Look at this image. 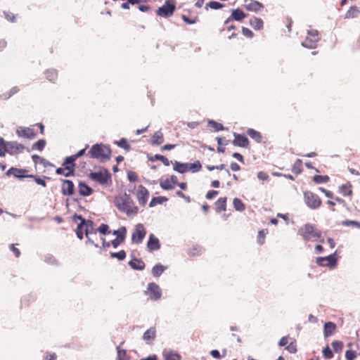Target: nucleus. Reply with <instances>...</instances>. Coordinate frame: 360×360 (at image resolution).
Instances as JSON below:
<instances>
[{
	"label": "nucleus",
	"instance_id": "obj_17",
	"mask_svg": "<svg viewBox=\"0 0 360 360\" xmlns=\"http://www.w3.org/2000/svg\"><path fill=\"white\" fill-rule=\"evenodd\" d=\"M245 17H246V15L244 13V12L242 10H240L239 8L233 9V10H231V15L225 20L224 23L227 24L231 20L240 21Z\"/></svg>",
	"mask_w": 360,
	"mask_h": 360
},
{
	"label": "nucleus",
	"instance_id": "obj_16",
	"mask_svg": "<svg viewBox=\"0 0 360 360\" xmlns=\"http://www.w3.org/2000/svg\"><path fill=\"white\" fill-rule=\"evenodd\" d=\"M62 193L64 195H72L74 194L75 186L72 181L63 179L62 181Z\"/></svg>",
	"mask_w": 360,
	"mask_h": 360
},
{
	"label": "nucleus",
	"instance_id": "obj_38",
	"mask_svg": "<svg viewBox=\"0 0 360 360\" xmlns=\"http://www.w3.org/2000/svg\"><path fill=\"white\" fill-rule=\"evenodd\" d=\"M208 126L213 131H219L224 129V127L221 124L218 123L214 120L209 121Z\"/></svg>",
	"mask_w": 360,
	"mask_h": 360
},
{
	"label": "nucleus",
	"instance_id": "obj_46",
	"mask_svg": "<svg viewBox=\"0 0 360 360\" xmlns=\"http://www.w3.org/2000/svg\"><path fill=\"white\" fill-rule=\"evenodd\" d=\"M46 146V141L44 139H39L34 143L32 146V150H37L41 151Z\"/></svg>",
	"mask_w": 360,
	"mask_h": 360
},
{
	"label": "nucleus",
	"instance_id": "obj_1",
	"mask_svg": "<svg viewBox=\"0 0 360 360\" xmlns=\"http://www.w3.org/2000/svg\"><path fill=\"white\" fill-rule=\"evenodd\" d=\"M115 205L117 209L127 216H134L139 212V208L135 205L131 197L127 194L120 196L115 199Z\"/></svg>",
	"mask_w": 360,
	"mask_h": 360
},
{
	"label": "nucleus",
	"instance_id": "obj_7",
	"mask_svg": "<svg viewBox=\"0 0 360 360\" xmlns=\"http://www.w3.org/2000/svg\"><path fill=\"white\" fill-rule=\"evenodd\" d=\"M175 8L174 0H167L165 4L157 10L156 13L160 17L168 18L173 15Z\"/></svg>",
	"mask_w": 360,
	"mask_h": 360
},
{
	"label": "nucleus",
	"instance_id": "obj_59",
	"mask_svg": "<svg viewBox=\"0 0 360 360\" xmlns=\"http://www.w3.org/2000/svg\"><path fill=\"white\" fill-rule=\"evenodd\" d=\"M127 178H128L129 181L131 182L137 181L139 179L136 173L134 172H129L127 173Z\"/></svg>",
	"mask_w": 360,
	"mask_h": 360
},
{
	"label": "nucleus",
	"instance_id": "obj_47",
	"mask_svg": "<svg viewBox=\"0 0 360 360\" xmlns=\"http://www.w3.org/2000/svg\"><path fill=\"white\" fill-rule=\"evenodd\" d=\"M167 200V198L165 197L159 196V197H153L150 203V207H154L157 205L158 204H162L164 201Z\"/></svg>",
	"mask_w": 360,
	"mask_h": 360
},
{
	"label": "nucleus",
	"instance_id": "obj_4",
	"mask_svg": "<svg viewBox=\"0 0 360 360\" xmlns=\"http://www.w3.org/2000/svg\"><path fill=\"white\" fill-rule=\"evenodd\" d=\"M298 233L307 241H318L321 238V231L311 224L302 226Z\"/></svg>",
	"mask_w": 360,
	"mask_h": 360
},
{
	"label": "nucleus",
	"instance_id": "obj_24",
	"mask_svg": "<svg viewBox=\"0 0 360 360\" xmlns=\"http://www.w3.org/2000/svg\"><path fill=\"white\" fill-rule=\"evenodd\" d=\"M148 248L150 250H157L160 249L159 240L155 238L153 234L150 235L149 240L147 244Z\"/></svg>",
	"mask_w": 360,
	"mask_h": 360
},
{
	"label": "nucleus",
	"instance_id": "obj_27",
	"mask_svg": "<svg viewBox=\"0 0 360 360\" xmlns=\"http://www.w3.org/2000/svg\"><path fill=\"white\" fill-rule=\"evenodd\" d=\"M247 134L250 138H252L256 142H257V143L262 142L263 138L259 131H256L254 129H248L247 130Z\"/></svg>",
	"mask_w": 360,
	"mask_h": 360
},
{
	"label": "nucleus",
	"instance_id": "obj_13",
	"mask_svg": "<svg viewBox=\"0 0 360 360\" xmlns=\"http://www.w3.org/2000/svg\"><path fill=\"white\" fill-rule=\"evenodd\" d=\"M136 196L140 205L144 207L149 198L148 189L142 185H139L136 190Z\"/></svg>",
	"mask_w": 360,
	"mask_h": 360
},
{
	"label": "nucleus",
	"instance_id": "obj_57",
	"mask_svg": "<svg viewBox=\"0 0 360 360\" xmlns=\"http://www.w3.org/2000/svg\"><path fill=\"white\" fill-rule=\"evenodd\" d=\"M109 229V226L107 225V224H102L99 227L98 229H97V231L98 232H100L101 233L103 234V235H106L109 233H110V231L108 230Z\"/></svg>",
	"mask_w": 360,
	"mask_h": 360
},
{
	"label": "nucleus",
	"instance_id": "obj_14",
	"mask_svg": "<svg viewBox=\"0 0 360 360\" xmlns=\"http://www.w3.org/2000/svg\"><path fill=\"white\" fill-rule=\"evenodd\" d=\"M126 233L127 229L124 226H122L112 232L113 235L117 236L116 238L111 241V245L114 248H117L124 240Z\"/></svg>",
	"mask_w": 360,
	"mask_h": 360
},
{
	"label": "nucleus",
	"instance_id": "obj_12",
	"mask_svg": "<svg viewBox=\"0 0 360 360\" xmlns=\"http://www.w3.org/2000/svg\"><path fill=\"white\" fill-rule=\"evenodd\" d=\"M146 231L142 224H138L132 233L131 240L134 243H141L145 238Z\"/></svg>",
	"mask_w": 360,
	"mask_h": 360
},
{
	"label": "nucleus",
	"instance_id": "obj_20",
	"mask_svg": "<svg viewBox=\"0 0 360 360\" xmlns=\"http://www.w3.org/2000/svg\"><path fill=\"white\" fill-rule=\"evenodd\" d=\"M84 226H85V229H84V232H85V235L88 239V240L89 242H91V243H94L93 241H91V238H89V235L90 234H92V233H96V231H94V222L91 220H86L84 219Z\"/></svg>",
	"mask_w": 360,
	"mask_h": 360
},
{
	"label": "nucleus",
	"instance_id": "obj_33",
	"mask_svg": "<svg viewBox=\"0 0 360 360\" xmlns=\"http://www.w3.org/2000/svg\"><path fill=\"white\" fill-rule=\"evenodd\" d=\"M216 210L217 212H221L225 211L226 208V198H220L215 203Z\"/></svg>",
	"mask_w": 360,
	"mask_h": 360
},
{
	"label": "nucleus",
	"instance_id": "obj_62",
	"mask_svg": "<svg viewBox=\"0 0 360 360\" xmlns=\"http://www.w3.org/2000/svg\"><path fill=\"white\" fill-rule=\"evenodd\" d=\"M265 233L264 230L259 231L258 233V243L260 245L264 244V238H265Z\"/></svg>",
	"mask_w": 360,
	"mask_h": 360
},
{
	"label": "nucleus",
	"instance_id": "obj_31",
	"mask_svg": "<svg viewBox=\"0 0 360 360\" xmlns=\"http://www.w3.org/2000/svg\"><path fill=\"white\" fill-rule=\"evenodd\" d=\"M335 330V325L332 322H327L324 326V335L328 337L333 334Z\"/></svg>",
	"mask_w": 360,
	"mask_h": 360
},
{
	"label": "nucleus",
	"instance_id": "obj_5",
	"mask_svg": "<svg viewBox=\"0 0 360 360\" xmlns=\"http://www.w3.org/2000/svg\"><path fill=\"white\" fill-rule=\"evenodd\" d=\"M89 176L91 180L101 185L108 184L109 181H111V175L105 169H100L98 172H91Z\"/></svg>",
	"mask_w": 360,
	"mask_h": 360
},
{
	"label": "nucleus",
	"instance_id": "obj_64",
	"mask_svg": "<svg viewBox=\"0 0 360 360\" xmlns=\"http://www.w3.org/2000/svg\"><path fill=\"white\" fill-rule=\"evenodd\" d=\"M242 32L247 37L252 38L253 37V32L248 28L243 27Z\"/></svg>",
	"mask_w": 360,
	"mask_h": 360
},
{
	"label": "nucleus",
	"instance_id": "obj_8",
	"mask_svg": "<svg viewBox=\"0 0 360 360\" xmlns=\"http://www.w3.org/2000/svg\"><path fill=\"white\" fill-rule=\"evenodd\" d=\"M304 200L306 205L313 210L319 208L321 205V200L319 195L311 191L304 193Z\"/></svg>",
	"mask_w": 360,
	"mask_h": 360
},
{
	"label": "nucleus",
	"instance_id": "obj_42",
	"mask_svg": "<svg viewBox=\"0 0 360 360\" xmlns=\"http://www.w3.org/2000/svg\"><path fill=\"white\" fill-rule=\"evenodd\" d=\"M45 75L46 78L51 82H54L58 77V73L56 70H47Z\"/></svg>",
	"mask_w": 360,
	"mask_h": 360
},
{
	"label": "nucleus",
	"instance_id": "obj_58",
	"mask_svg": "<svg viewBox=\"0 0 360 360\" xmlns=\"http://www.w3.org/2000/svg\"><path fill=\"white\" fill-rule=\"evenodd\" d=\"M356 356V353L353 350H347L345 352V357L347 360H354Z\"/></svg>",
	"mask_w": 360,
	"mask_h": 360
},
{
	"label": "nucleus",
	"instance_id": "obj_48",
	"mask_svg": "<svg viewBox=\"0 0 360 360\" xmlns=\"http://www.w3.org/2000/svg\"><path fill=\"white\" fill-rule=\"evenodd\" d=\"M329 179V177L326 175H315L313 177V181L316 184L326 183Z\"/></svg>",
	"mask_w": 360,
	"mask_h": 360
},
{
	"label": "nucleus",
	"instance_id": "obj_45",
	"mask_svg": "<svg viewBox=\"0 0 360 360\" xmlns=\"http://www.w3.org/2000/svg\"><path fill=\"white\" fill-rule=\"evenodd\" d=\"M114 143L127 151L130 150V146L125 138H122L120 141H115Z\"/></svg>",
	"mask_w": 360,
	"mask_h": 360
},
{
	"label": "nucleus",
	"instance_id": "obj_18",
	"mask_svg": "<svg viewBox=\"0 0 360 360\" xmlns=\"http://www.w3.org/2000/svg\"><path fill=\"white\" fill-rule=\"evenodd\" d=\"M162 356L165 360H181V356L172 349H165Z\"/></svg>",
	"mask_w": 360,
	"mask_h": 360
},
{
	"label": "nucleus",
	"instance_id": "obj_49",
	"mask_svg": "<svg viewBox=\"0 0 360 360\" xmlns=\"http://www.w3.org/2000/svg\"><path fill=\"white\" fill-rule=\"evenodd\" d=\"M224 7V5L218 1H210L206 4L205 8H210L211 9L217 10Z\"/></svg>",
	"mask_w": 360,
	"mask_h": 360
},
{
	"label": "nucleus",
	"instance_id": "obj_22",
	"mask_svg": "<svg viewBox=\"0 0 360 360\" xmlns=\"http://www.w3.org/2000/svg\"><path fill=\"white\" fill-rule=\"evenodd\" d=\"M263 5L260 2L255 0H250V1L245 5L246 9L252 12H258L263 8Z\"/></svg>",
	"mask_w": 360,
	"mask_h": 360
},
{
	"label": "nucleus",
	"instance_id": "obj_11",
	"mask_svg": "<svg viewBox=\"0 0 360 360\" xmlns=\"http://www.w3.org/2000/svg\"><path fill=\"white\" fill-rule=\"evenodd\" d=\"M145 293L149 295L150 300L155 301L159 300L162 295L161 289L155 283H150L148 285V288L145 291Z\"/></svg>",
	"mask_w": 360,
	"mask_h": 360
},
{
	"label": "nucleus",
	"instance_id": "obj_21",
	"mask_svg": "<svg viewBox=\"0 0 360 360\" xmlns=\"http://www.w3.org/2000/svg\"><path fill=\"white\" fill-rule=\"evenodd\" d=\"M25 172H27L25 169L11 167L7 171L6 174L13 175L16 178L21 179L24 177H27V175H25Z\"/></svg>",
	"mask_w": 360,
	"mask_h": 360
},
{
	"label": "nucleus",
	"instance_id": "obj_10",
	"mask_svg": "<svg viewBox=\"0 0 360 360\" xmlns=\"http://www.w3.org/2000/svg\"><path fill=\"white\" fill-rule=\"evenodd\" d=\"M62 165L63 167L56 169V172L57 174L65 176H70L74 174L75 163H67V158H65Z\"/></svg>",
	"mask_w": 360,
	"mask_h": 360
},
{
	"label": "nucleus",
	"instance_id": "obj_52",
	"mask_svg": "<svg viewBox=\"0 0 360 360\" xmlns=\"http://www.w3.org/2000/svg\"><path fill=\"white\" fill-rule=\"evenodd\" d=\"M18 91V87L16 86H14L13 87L8 93H6V94H4L2 95H0V98L1 99H4V100H6V99H8L11 96H12L13 95H14L15 94H16L17 92Z\"/></svg>",
	"mask_w": 360,
	"mask_h": 360
},
{
	"label": "nucleus",
	"instance_id": "obj_40",
	"mask_svg": "<svg viewBox=\"0 0 360 360\" xmlns=\"http://www.w3.org/2000/svg\"><path fill=\"white\" fill-rule=\"evenodd\" d=\"M165 270V267L160 264H156L152 269V274L155 277L160 276Z\"/></svg>",
	"mask_w": 360,
	"mask_h": 360
},
{
	"label": "nucleus",
	"instance_id": "obj_36",
	"mask_svg": "<svg viewBox=\"0 0 360 360\" xmlns=\"http://www.w3.org/2000/svg\"><path fill=\"white\" fill-rule=\"evenodd\" d=\"M339 191L345 196L351 195L352 193V186L349 184H342L339 187Z\"/></svg>",
	"mask_w": 360,
	"mask_h": 360
},
{
	"label": "nucleus",
	"instance_id": "obj_51",
	"mask_svg": "<svg viewBox=\"0 0 360 360\" xmlns=\"http://www.w3.org/2000/svg\"><path fill=\"white\" fill-rule=\"evenodd\" d=\"M110 257L112 258H117L118 260H123L126 257V252L123 250L118 252H111Z\"/></svg>",
	"mask_w": 360,
	"mask_h": 360
},
{
	"label": "nucleus",
	"instance_id": "obj_3",
	"mask_svg": "<svg viewBox=\"0 0 360 360\" xmlns=\"http://www.w3.org/2000/svg\"><path fill=\"white\" fill-rule=\"evenodd\" d=\"M88 155L91 158L97 159L100 162H105L110 158L111 150L103 143H96L92 146Z\"/></svg>",
	"mask_w": 360,
	"mask_h": 360
},
{
	"label": "nucleus",
	"instance_id": "obj_6",
	"mask_svg": "<svg viewBox=\"0 0 360 360\" xmlns=\"http://www.w3.org/2000/svg\"><path fill=\"white\" fill-rule=\"evenodd\" d=\"M319 40L320 37L319 32L316 30H309L307 31V36L302 42V45L308 49H315Z\"/></svg>",
	"mask_w": 360,
	"mask_h": 360
},
{
	"label": "nucleus",
	"instance_id": "obj_43",
	"mask_svg": "<svg viewBox=\"0 0 360 360\" xmlns=\"http://www.w3.org/2000/svg\"><path fill=\"white\" fill-rule=\"evenodd\" d=\"M233 205L236 210L243 212L245 209V204L239 199L234 198L233 200Z\"/></svg>",
	"mask_w": 360,
	"mask_h": 360
},
{
	"label": "nucleus",
	"instance_id": "obj_53",
	"mask_svg": "<svg viewBox=\"0 0 360 360\" xmlns=\"http://www.w3.org/2000/svg\"><path fill=\"white\" fill-rule=\"evenodd\" d=\"M117 350L118 360H129L125 350L121 349L120 346L117 347Z\"/></svg>",
	"mask_w": 360,
	"mask_h": 360
},
{
	"label": "nucleus",
	"instance_id": "obj_35",
	"mask_svg": "<svg viewBox=\"0 0 360 360\" xmlns=\"http://www.w3.org/2000/svg\"><path fill=\"white\" fill-rule=\"evenodd\" d=\"M292 172L295 174H300L302 172V161L297 159L292 167Z\"/></svg>",
	"mask_w": 360,
	"mask_h": 360
},
{
	"label": "nucleus",
	"instance_id": "obj_25",
	"mask_svg": "<svg viewBox=\"0 0 360 360\" xmlns=\"http://www.w3.org/2000/svg\"><path fill=\"white\" fill-rule=\"evenodd\" d=\"M164 142L163 134L161 131H158L154 133L151 137V144L153 146H159Z\"/></svg>",
	"mask_w": 360,
	"mask_h": 360
},
{
	"label": "nucleus",
	"instance_id": "obj_2",
	"mask_svg": "<svg viewBox=\"0 0 360 360\" xmlns=\"http://www.w3.org/2000/svg\"><path fill=\"white\" fill-rule=\"evenodd\" d=\"M25 147L17 141H6L0 137V157H4L6 153L15 155L23 152Z\"/></svg>",
	"mask_w": 360,
	"mask_h": 360
},
{
	"label": "nucleus",
	"instance_id": "obj_44",
	"mask_svg": "<svg viewBox=\"0 0 360 360\" xmlns=\"http://www.w3.org/2000/svg\"><path fill=\"white\" fill-rule=\"evenodd\" d=\"M160 186L162 189L167 191L174 189L175 187L168 179L160 181Z\"/></svg>",
	"mask_w": 360,
	"mask_h": 360
},
{
	"label": "nucleus",
	"instance_id": "obj_54",
	"mask_svg": "<svg viewBox=\"0 0 360 360\" xmlns=\"http://www.w3.org/2000/svg\"><path fill=\"white\" fill-rule=\"evenodd\" d=\"M331 345L335 352H339L342 351L343 347V344L342 342L338 340L333 341Z\"/></svg>",
	"mask_w": 360,
	"mask_h": 360
},
{
	"label": "nucleus",
	"instance_id": "obj_61",
	"mask_svg": "<svg viewBox=\"0 0 360 360\" xmlns=\"http://www.w3.org/2000/svg\"><path fill=\"white\" fill-rule=\"evenodd\" d=\"M286 349L292 354H295L297 352V347L296 345L293 342L290 343L287 347Z\"/></svg>",
	"mask_w": 360,
	"mask_h": 360
},
{
	"label": "nucleus",
	"instance_id": "obj_41",
	"mask_svg": "<svg viewBox=\"0 0 360 360\" xmlns=\"http://www.w3.org/2000/svg\"><path fill=\"white\" fill-rule=\"evenodd\" d=\"M187 166L188 167V171H191L192 172H197L202 168L201 164L198 160L193 163H187Z\"/></svg>",
	"mask_w": 360,
	"mask_h": 360
},
{
	"label": "nucleus",
	"instance_id": "obj_34",
	"mask_svg": "<svg viewBox=\"0 0 360 360\" xmlns=\"http://www.w3.org/2000/svg\"><path fill=\"white\" fill-rule=\"evenodd\" d=\"M77 217L80 220V223L78 224L77 226V230H76V234H77V236L79 238V239H82L83 238V227H84V219L81 217V216H77Z\"/></svg>",
	"mask_w": 360,
	"mask_h": 360
},
{
	"label": "nucleus",
	"instance_id": "obj_50",
	"mask_svg": "<svg viewBox=\"0 0 360 360\" xmlns=\"http://www.w3.org/2000/svg\"><path fill=\"white\" fill-rule=\"evenodd\" d=\"M32 159L35 164L40 163L44 166H46L49 164V162L44 158L39 156L38 155H32Z\"/></svg>",
	"mask_w": 360,
	"mask_h": 360
},
{
	"label": "nucleus",
	"instance_id": "obj_55",
	"mask_svg": "<svg viewBox=\"0 0 360 360\" xmlns=\"http://www.w3.org/2000/svg\"><path fill=\"white\" fill-rule=\"evenodd\" d=\"M323 355L327 359H330L333 358V354L332 350L330 349V347L328 346H327L326 347H325L323 349Z\"/></svg>",
	"mask_w": 360,
	"mask_h": 360
},
{
	"label": "nucleus",
	"instance_id": "obj_60",
	"mask_svg": "<svg viewBox=\"0 0 360 360\" xmlns=\"http://www.w3.org/2000/svg\"><path fill=\"white\" fill-rule=\"evenodd\" d=\"M4 15L5 18L7 20L11 21L12 22H15V17L13 13H11V12L4 11Z\"/></svg>",
	"mask_w": 360,
	"mask_h": 360
},
{
	"label": "nucleus",
	"instance_id": "obj_30",
	"mask_svg": "<svg viewBox=\"0 0 360 360\" xmlns=\"http://www.w3.org/2000/svg\"><path fill=\"white\" fill-rule=\"evenodd\" d=\"M360 13L359 9L356 6H351L349 9L347 11L345 18H357Z\"/></svg>",
	"mask_w": 360,
	"mask_h": 360
},
{
	"label": "nucleus",
	"instance_id": "obj_15",
	"mask_svg": "<svg viewBox=\"0 0 360 360\" xmlns=\"http://www.w3.org/2000/svg\"><path fill=\"white\" fill-rule=\"evenodd\" d=\"M234 139L233 141V144L235 146L247 148L249 146V140L244 135L240 134H237L236 132L233 133Z\"/></svg>",
	"mask_w": 360,
	"mask_h": 360
},
{
	"label": "nucleus",
	"instance_id": "obj_32",
	"mask_svg": "<svg viewBox=\"0 0 360 360\" xmlns=\"http://www.w3.org/2000/svg\"><path fill=\"white\" fill-rule=\"evenodd\" d=\"M187 163H181L175 161L174 163V169L181 174H184L188 172Z\"/></svg>",
	"mask_w": 360,
	"mask_h": 360
},
{
	"label": "nucleus",
	"instance_id": "obj_37",
	"mask_svg": "<svg viewBox=\"0 0 360 360\" xmlns=\"http://www.w3.org/2000/svg\"><path fill=\"white\" fill-rule=\"evenodd\" d=\"M150 160L152 161V162H154V161H156V160H159V161H162V162L165 165V166H169L170 165V161L168 160V158H167L166 157L162 155H159V154H156L153 157H151L150 158Z\"/></svg>",
	"mask_w": 360,
	"mask_h": 360
},
{
	"label": "nucleus",
	"instance_id": "obj_26",
	"mask_svg": "<svg viewBox=\"0 0 360 360\" xmlns=\"http://www.w3.org/2000/svg\"><path fill=\"white\" fill-rule=\"evenodd\" d=\"M129 265L131 266V268L135 270L141 271L143 270L145 268V263L142 260L136 258H134L129 261Z\"/></svg>",
	"mask_w": 360,
	"mask_h": 360
},
{
	"label": "nucleus",
	"instance_id": "obj_39",
	"mask_svg": "<svg viewBox=\"0 0 360 360\" xmlns=\"http://www.w3.org/2000/svg\"><path fill=\"white\" fill-rule=\"evenodd\" d=\"M88 146H86L84 149L80 150L78 153H77L76 154H75L73 155L67 157V163H75V160L78 158H79V157L82 156L83 155H84L85 151H86V148Z\"/></svg>",
	"mask_w": 360,
	"mask_h": 360
},
{
	"label": "nucleus",
	"instance_id": "obj_23",
	"mask_svg": "<svg viewBox=\"0 0 360 360\" xmlns=\"http://www.w3.org/2000/svg\"><path fill=\"white\" fill-rule=\"evenodd\" d=\"M78 188L79 194L82 196H89L93 193L92 188L83 182L79 183Z\"/></svg>",
	"mask_w": 360,
	"mask_h": 360
},
{
	"label": "nucleus",
	"instance_id": "obj_19",
	"mask_svg": "<svg viewBox=\"0 0 360 360\" xmlns=\"http://www.w3.org/2000/svg\"><path fill=\"white\" fill-rule=\"evenodd\" d=\"M17 134L19 136L27 138L30 139L35 137V133L33 129L27 127H20L17 130Z\"/></svg>",
	"mask_w": 360,
	"mask_h": 360
},
{
	"label": "nucleus",
	"instance_id": "obj_9",
	"mask_svg": "<svg viewBox=\"0 0 360 360\" xmlns=\"http://www.w3.org/2000/svg\"><path fill=\"white\" fill-rule=\"evenodd\" d=\"M316 264L320 266L334 268L337 265L336 254L333 253L328 257H319L316 258Z\"/></svg>",
	"mask_w": 360,
	"mask_h": 360
},
{
	"label": "nucleus",
	"instance_id": "obj_28",
	"mask_svg": "<svg viewBox=\"0 0 360 360\" xmlns=\"http://www.w3.org/2000/svg\"><path fill=\"white\" fill-rule=\"evenodd\" d=\"M250 25L255 30H259L263 28L264 22L261 18L253 17L250 20Z\"/></svg>",
	"mask_w": 360,
	"mask_h": 360
},
{
	"label": "nucleus",
	"instance_id": "obj_63",
	"mask_svg": "<svg viewBox=\"0 0 360 360\" xmlns=\"http://www.w3.org/2000/svg\"><path fill=\"white\" fill-rule=\"evenodd\" d=\"M257 177L262 181H268L269 178V175L264 172H259L257 173Z\"/></svg>",
	"mask_w": 360,
	"mask_h": 360
},
{
	"label": "nucleus",
	"instance_id": "obj_29",
	"mask_svg": "<svg viewBox=\"0 0 360 360\" xmlns=\"http://www.w3.org/2000/svg\"><path fill=\"white\" fill-rule=\"evenodd\" d=\"M155 338V330L153 328H151L148 330H147L143 336V340L147 343H150L151 341H153Z\"/></svg>",
	"mask_w": 360,
	"mask_h": 360
},
{
	"label": "nucleus",
	"instance_id": "obj_56",
	"mask_svg": "<svg viewBox=\"0 0 360 360\" xmlns=\"http://www.w3.org/2000/svg\"><path fill=\"white\" fill-rule=\"evenodd\" d=\"M27 176L30 177V178H34L35 182L37 184L41 185V186H42L44 187L46 186V181L44 179L38 177L37 176H35V175H27Z\"/></svg>",
	"mask_w": 360,
	"mask_h": 360
}]
</instances>
